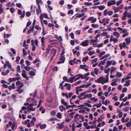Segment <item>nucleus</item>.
Instances as JSON below:
<instances>
[{
	"label": "nucleus",
	"mask_w": 131,
	"mask_h": 131,
	"mask_svg": "<svg viewBox=\"0 0 131 131\" xmlns=\"http://www.w3.org/2000/svg\"><path fill=\"white\" fill-rule=\"evenodd\" d=\"M11 35L10 34H6V35L5 33L4 32V37L5 39H6V38H8L10 36H11Z\"/></svg>",
	"instance_id": "nucleus-29"
},
{
	"label": "nucleus",
	"mask_w": 131,
	"mask_h": 131,
	"mask_svg": "<svg viewBox=\"0 0 131 131\" xmlns=\"http://www.w3.org/2000/svg\"><path fill=\"white\" fill-rule=\"evenodd\" d=\"M76 77H77V76H76L75 75V76L73 77H71L69 78V79L67 80L66 81V82L72 83L73 82V81L75 79V78Z\"/></svg>",
	"instance_id": "nucleus-9"
},
{
	"label": "nucleus",
	"mask_w": 131,
	"mask_h": 131,
	"mask_svg": "<svg viewBox=\"0 0 131 131\" xmlns=\"http://www.w3.org/2000/svg\"><path fill=\"white\" fill-rule=\"evenodd\" d=\"M22 76L24 78H26L27 76V75L26 74V71L25 70H23L22 71Z\"/></svg>",
	"instance_id": "nucleus-23"
},
{
	"label": "nucleus",
	"mask_w": 131,
	"mask_h": 131,
	"mask_svg": "<svg viewBox=\"0 0 131 131\" xmlns=\"http://www.w3.org/2000/svg\"><path fill=\"white\" fill-rule=\"evenodd\" d=\"M75 118V121L77 122V121H79L80 122L82 121H84V117L82 115H80L78 113L76 114L74 116Z\"/></svg>",
	"instance_id": "nucleus-1"
},
{
	"label": "nucleus",
	"mask_w": 131,
	"mask_h": 131,
	"mask_svg": "<svg viewBox=\"0 0 131 131\" xmlns=\"http://www.w3.org/2000/svg\"><path fill=\"white\" fill-rule=\"evenodd\" d=\"M73 62L75 64H78L79 62H80L81 60H80L78 59L77 60V59L74 58L73 60Z\"/></svg>",
	"instance_id": "nucleus-15"
},
{
	"label": "nucleus",
	"mask_w": 131,
	"mask_h": 131,
	"mask_svg": "<svg viewBox=\"0 0 131 131\" xmlns=\"http://www.w3.org/2000/svg\"><path fill=\"white\" fill-rule=\"evenodd\" d=\"M83 66L82 65H81L80 66V68H82L83 69L85 70L86 71H89V69L88 68L83 67Z\"/></svg>",
	"instance_id": "nucleus-30"
},
{
	"label": "nucleus",
	"mask_w": 131,
	"mask_h": 131,
	"mask_svg": "<svg viewBox=\"0 0 131 131\" xmlns=\"http://www.w3.org/2000/svg\"><path fill=\"white\" fill-rule=\"evenodd\" d=\"M79 76L80 78H81L82 79H85L86 78V77L85 76V75H83L81 74H78L77 75H76V76Z\"/></svg>",
	"instance_id": "nucleus-22"
},
{
	"label": "nucleus",
	"mask_w": 131,
	"mask_h": 131,
	"mask_svg": "<svg viewBox=\"0 0 131 131\" xmlns=\"http://www.w3.org/2000/svg\"><path fill=\"white\" fill-rule=\"evenodd\" d=\"M89 59V57L87 56L85 57H84L83 58L82 61L83 62H85L88 60Z\"/></svg>",
	"instance_id": "nucleus-35"
},
{
	"label": "nucleus",
	"mask_w": 131,
	"mask_h": 131,
	"mask_svg": "<svg viewBox=\"0 0 131 131\" xmlns=\"http://www.w3.org/2000/svg\"><path fill=\"white\" fill-rule=\"evenodd\" d=\"M87 20L88 21H91V23H94L96 21L97 19L96 18L94 19L93 17H91L89 18Z\"/></svg>",
	"instance_id": "nucleus-8"
},
{
	"label": "nucleus",
	"mask_w": 131,
	"mask_h": 131,
	"mask_svg": "<svg viewBox=\"0 0 131 131\" xmlns=\"http://www.w3.org/2000/svg\"><path fill=\"white\" fill-rule=\"evenodd\" d=\"M30 122V120L29 119H27V120H25L24 122V124L25 125H27Z\"/></svg>",
	"instance_id": "nucleus-47"
},
{
	"label": "nucleus",
	"mask_w": 131,
	"mask_h": 131,
	"mask_svg": "<svg viewBox=\"0 0 131 131\" xmlns=\"http://www.w3.org/2000/svg\"><path fill=\"white\" fill-rule=\"evenodd\" d=\"M91 26L92 27L95 28H98L99 27V26L97 24H91Z\"/></svg>",
	"instance_id": "nucleus-38"
},
{
	"label": "nucleus",
	"mask_w": 131,
	"mask_h": 131,
	"mask_svg": "<svg viewBox=\"0 0 131 131\" xmlns=\"http://www.w3.org/2000/svg\"><path fill=\"white\" fill-rule=\"evenodd\" d=\"M9 62L8 61L6 62V63L4 64V69H5L6 67L7 66L8 64H9Z\"/></svg>",
	"instance_id": "nucleus-55"
},
{
	"label": "nucleus",
	"mask_w": 131,
	"mask_h": 131,
	"mask_svg": "<svg viewBox=\"0 0 131 131\" xmlns=\"http://www.w3.org/2000/svg\"><path fill=\"white\" fill-rule=\"evenodd\" d=\"M3 13V10L2 8V4H0V14Z\"/></svg>",
	"instance_id": "nucleus-34"
},
{
	"label": "nucleus",
	"mask_w": 131,
	"mask_h": 131,
	"mask_svg": "<svg viewBox=\"0 0 131 131\" xmlns=\"http://www.w3.org/2000/svg\"><path fill=\"white\" fill-rule=\"evenodd\" d=\"M127 89L126 87L123 88L122 90V92L123 93L127 91Z\"/></svg>",
	"instance_id": "nucleus-62"
},
{
	"label": "nucleus",
	"mask_w": 131,
	"mask_h": 131,
	"mask_svg": "<svg viewBox=\"0 0 131 131\" xmlns=\"http://www.w3.org/2000/svg\"><path fill=\"white\" fill-rule=\"evenodd\" d=\"M46 124H43L40 125V127L41 129H42L46 128Z\"/></svg>",
	"instance_id": "nucleus-31"
},
{
	"label": "nucleus",
	"mask_w": 131,
	"mask_h": 131,
	"mask_svg": "<svg viewBox=\"0 0 131 131\" xmlns=\"http://www.w3.org/2000/svg\"><path fill=\"white\" fill-rule=\"evenodd\" d=\"M90 41L89 40H85L84 41L82 42L80 44V45H82L83 46H86L88 45Z\"/></svg>",
	"instance_id": "nucleus-4"
},
{
	"label": "nucleus",
	"mask_w": 131,
	"mask_h": 131,
	"mask_svg": "<svg viewBox=\"0 0 131 131\" xmlns=\"http://www.w3.org/2000/svg\"><path fill=\"white\" fill-rule=\"evenodd\" d=\"M57 116L58 118L60 119L61 118V114L60 112H58L57 115Z\"/></svg>",
	"instance_id": "nucleus-39"
},
{
	"label": "nucleus",
	"mask_w": 131,
	"mask_h": 131,
	"mask_svg": "<svg viewBox=\"0 0 131 131\" xmlns=\"http://www.w3.org/2000/svg\"><path fill=\"white\" fill-rule=\"evenodd\" d=\"M62 85H63L62 83H61L60 84V85L59 87H60V88H61V89L62 90H63L64 89V85L63 86Z\"/></svg>",
	"instance_id": "nucleus-63"
},
{
	"label": "nucleus",
	"mask_w": 131,
	"mask_h": 131,
	"mask_svg": "<svg viewBox=\"0 0 131 131\" xmlns=\"http://www.w3.org/2000/svg\"><path fill=\"white\" fill-rule=\"evenodd\" d=\"M98 41V39H96V40L94 39H92L90 41V43H94V42H96Z\"/></svg>",
	"instance_id": "nucleus-40"
},
{
	"label": "nucleus",
	"mask_w": 131,
	"mask_h": 131,
	"mask_svg": "<svg viewBox=\"0 0 131 131\" xmlns=\"http://www.w3.org/2000/svg\"><path fill=\"white\" fill-rule=\"evenodd\" d=\"M45 37H42L41 38V46H44V45H45Z\"/></svg>",
	"instance_id": "nucleus-21"
},
{
	"label": "nucleus",
	"mask_w": 131,
	"mask_h": 131,
	"mask_svg": "<svg viewBox=\"0 0 131 131\" xmlns=\"http://www.w3.org/2000/svg\"><path fill=\"white\" fill-rule=\"evenodd\" d=\"M112 62V61H108L107 63V65L106 66V67H108L111 64Z\"/></svg>",
	"instance_id": "nucleus-33"
},
{
	"label": "nucleus",
	"mask_w": 131,
	"mask_h": 131,
	"mask_svg": "<svg viewBox=\"0 0 131 131\" xmlns=\"http://www.w3.org/2000/svg\"><path fill=\"white\" fill-rule=\"evenodd\" d=\"M90 100H91L92 101L94 100L95 102H97L98 100V99L97 98L96 99L95 97H91L90 98Z\"/></svg>",
	"instance_id": "nucleus-56"
},
{
	"label": "nucleus",
	"mask_w": 131,
	"mask_h": 131,
	"mask_svg": "<svg viewBox=\"0 0 131 131\" xmlns=\"http://www.w3.org/2000/svg\"><path fill=\"white\" fill-rule=\"evenodd\" d=\"M125 41L127 45L129 44L130 42V37H129V38H126L125 39Z\"/></svg>",
	"instance_id": "nucleus-16"
},
{
	"label": "nucleus",
	"mask_w": 131,
	"mask_h": 131,
	"mask_svg": "<svg viewBox=\"0 0 131 131\" xmlns=\"http://www.w3.org/2000/svg\"><path fill=\"white\" fill-rule=\"evenodd\" d=\"M119 8L118 7H117L114 8H113V9L115 12L116 13L118 12L119 10Z\"/></svg>",
	"instance_id": "nucleus-36"
},
{
	"label": "nucleus",
	"mask_w": 131,
	"mask_h": 131,
	"mask_svg": "<svg viewBox=\"0 0 131 131\" xmlns=\"http://www.w3.org/2000/svg\"><path fill=\"white\" fill-rule=\"evenodd\" d=\"M116 2L115 1H110L107 3V6H111L115 4Z\"/></svg>",
	"instance_id": "nucleus-6"
},
{
	"label": "nucleus",
	"mask_w": 131,
	"mask_h": 131,
	"mask_svg": "<svg viewBox=\"0 0 131 131\" xmlns=\"http://www.w3.org/2000/svg\"><path fill=\"white\" fill-rule=\"evenodd\" d=\"M33 40H32L31 41V45H32V50L33 51H34L35 50L36 47H35V45H34V43H33Z\"/></svg>",
	"instance_id": "nucleus-26"
},
{
	"label": "nucleus",
	"mask_w": 131,
	"mask_h": 131,
	"mask_svg": "<svg viewBox=\"0 0 131 131\" xmlns=\"http://www.w3.org/2000/svg\"><path fill=\"white\" fill-rule=\"evenodd\" d=\"M62 47L63 48L61 52L60 53V56H64V54L65 52V49L63 47Z\"/></svg>",
	"instance_id": "nucleus-42"
},
{
	"label": "nucleus",
	"mask_w": 131,
	"mask_h": 131,
	"mask_svg": "<svg viewBox=\"0 0 131 131\" xmlns=\"http://www.w3.org/2000/svg\"><path fill=\"white\" fill-rule=\"evenodd\" d=\"M85 14V13H82V14H75V15H78L77 16H76V18H75L74 19L76 18L77 17H78L79 18H81V17L82 16H83Z\"/></svg>",
	"instance_id": "nucleus-27"
},
{
	"label": "nucleus",
	"mask_w": 131,
	"mask_h": 131,
	"mask_svg": "<svg viewBox=\"0 0 131 131\" xmlns=\"http://www.w3.org/2000/svg\"><path fill=\"white\" fill-rule=\"evenodd\" d=\"M27 109L32 111H34L35 110V108H34L33 107H30V106H27Z\"/></svg>",
	"instance_id": "nucleus-25"
},
{
	"label": "nucleus",
	"mask_w": 131,
	"mask_h": 131,
	"mask_svg": "<svg viewBox=\"0 0 131 131\" xmlns=\"http://www.w3.org/2000/svg\"><path fill=\"white\" fill-rule=\"evenodd\" d=\"M64 125L62 123H61L59 125L58 128L59 129H61L64 127Z\"/></svg>",
	"instance_id": "nucleus-45"
},
{
	"label": "nucleus",
	"mask_w": 131,
	"mask_h": 131,
	"mask_svg": "<svg viewBox=\"0 0 131 131\" xmlns=\"http://www.w3.org/2000/svg\"><path fill=\"white\" fill-rule=\"evenodd\" d=\"M109 73L107 74L105 76L106 79L104 81L105 82H108V77Z\"/></svg>",
	"instance_id": "nucleus-28"
},
{
	"label": "nucleus",
	"mask_w": 131,
	"mask_h": 131,
	"mask_svg": "<svg viewBox=\"0 0 131 131\" xmlns=\"http://www.w3.org/2000/svg\"><path fill=\"white\" fill-rule=\"evenodd\" d=\"M10 11L12 13H13L15 11V10L14 8H11L10 9Z\"/></svg>",
	"instance_id": "nucleus-59"
},
{
	"label": "nucleus",
	"mask_w": 131,
	"mask_h": 131,
	"mask_svg": "<svg viewBox=\"0 0 131 131\" xmlns=\"http://www.w3.org/2000/svg\"><path fill=\"white\" fill-rule=\"evenodd\" d=\"M73 94V93L70 92L68 94L67 93H62V95L63 96H65L67 98H70Z\"/></svg>",
	"instance_id": "nucleus-2"
},
{
	"label": "nucleus",
	"mask_w": 131,
	"mask_h": 131,
	"mask_svg": "<svg viewBox=\"0 0 131 131\" xmlns=\"http://www.w3.org/2000/svg\"><path fill=\"white\" fill-rule=\"evenodd\" d=\"M113 14V12L112 10L107 11V14L109 16H111Z\"/></svg>",
	"instance_id": "nucleus-48"
},
{
	"label": "nucleus",
	"mask_w": 131,
	"mask_h": 131,
	"mask_svg": "<svg viewBox=\"0 0 131 131\" xmlns=\"http://www.w3.org/2000/svg\"><path fill=\"white\" fill-rule=\"evenodd\" d=\"M59 108L61 112H62L64 110H66V108L62 105L59 106Z\"/></svg>",
	"instance_id": "nucleus-19"
},
{
	"label": "nucleus",
	"mask_w": 131,
	"mask_h": 131,
	"mask_svg": "<svg viewBox=\"0 0 131 131\" xmlns=\"http://www.w3.org/2000/svg\"><path fill=\"white\" fill-rule=\"evenodd\" d=\"M97 60V58H96L94 59H92L91 60V63L93 64L94 62H96Z\"/></svg>",
	"instance_id": "nucleus-50"
},
{
	"label": "nucleus",
	"mask_w": 131,
	"mask_h": 131,
	"mask_svg": "<svg viewBox=\"0 0 131 131\" xmlns=\"http://www.w3.org/2000/svg\"><path fill=\"white\" fill-rule=\"evenodd\" d=\"M16 77H15V78L16 80H18L20 79V78L19 77V75L17 73L16 74Z\"/></svg>",
	"instance_id": "nucleus-49"
},
{
	"label": "nucleus",
	"mask_w": 131,
	"mask_h": 131,
	"mask_svg": "<svg viewBox=\"0 0 131 131\" xmlns=\"http://www.w3.org/2000/svg\"><path fill=\"white\" fill-rule=\"evenodd\" d=\"M38 3V8H37L36 9V14L37 15L39 14L40 13H41V9L40 6Z\"/></svg>",
	"instance_id": "nucleus-7"
},
{
	"label": "nucleus",
	"mask_w": 131,
	"mask_h": 131,
	"mask_svg": "<svg viewBox=\"0 0 131 131\" xmlns=\"http://www.w3.org/2000/svg\"><path fill=\"white\" fill-rule=\"evenodd\" d=\"M30 68L28 66H26L25 68V70L27 71H29L30 70Z\"/></svg>",
	"instance_id": "nucleus-58"
},
{
	"label": "nucleus",
	"mask_w": 131,
	"mask_h": 131,
	"mask_svg": "<svg viewBox=\"0 0 131 131\" xmlns=\"http://www.w3.org/2000/svg\"><path fill=\"white\" fill-rule=\"evenodd\" d=\"M84 4L85 5L87 6H90L92 5V3L89 2H85Z\"/></svg>",
	"instance_id": "nucleus-46"
},
{
	"label": "nucleus",
	"mask_w": 131,
	"mask_h": 131,
	"mask_svg": "<svg viewBox=\"0 0 131 131\" xmlns=\"http://www.w3.org/2000/svg\"><path fill=\"white\" fill-rule=\"evenodd\" d=\"M97 7L101 10H103L105 8L104 5H102L97 6Z\"/></svg>",
	"instance_id": "nucleus-24"
},
{
	"label": "nucleus",
	"mask_w": 131,
	"mask_h": 131,
	"mask_svg": "<svg viewBox=\"0 0 131 131\" xmlns=\"http://www.w3.org/2000/svg\"><path fill=\"white\" fill-rule=\"evenodd\" d=\"M16 71L18 73H19L20 72V66H17L16 68Z\"/></svg>",
	"instance_id": "nucleus-41"
},
{
	"label": "nucleus",
	"mask_w": 131,
	"mask_h": 131,
	"mask_svg": "<svg viewBox=\"0 0 131 131\" xmlns=\"http://www.w3.org/2000/svg\"><path fill=\"white\" fill-rule=\"evenodd\" d=\"M16 91L18 92L19 94H21L24 91V90L20 88L19 87H18Z\"/></svg>",
	"instance_id": "nucleus-18"
},
{
	"label": "nucleus",
	"mask_w": 131,
	"mask_h": 131,
	"mask_svg": "<svg viewBox=\"0 0 131 131\" xmlns=\"http://www.w3.org/2000/svg\"><path fill=\"white\" fill-rule=\"evenodd\" d=\"M130 80H126L125 81V82L126 83V84H124V85L125 86H128L130 85Z\"/></svg>",
	"instance_id": "nucleus-20"
},
{
	"label": "nucleus",
	"mask_w": 131,
	"mask_h": 131,
	"mask_svg": "<svg viewBox=\"0 0 131 131\" xmlns=\"http://www.w3.org/2000/svg\"><path fill=\"white\" fill-rule=\"evenodd\" d=\"M126 126L127 127H130L131 125V122H128L126 124Z\"/></svg>",
	"instance_id": "nucleus-57"
},
{
	"label": "nucleus",
	"mask_w": 131,
	"mask_h": 131,
	"mask_svg": "<svg viewBox=\"0 0 131 131\" xmlns=\"http://www.w3.org/2000/svg\"><path fill=\"white\" fill-rule=\"evenodd\" d=\"M33 43H34V44H35V46H37L38 45V41L37 40H35V41H34L33 40Z\"/></svg>",
	"instance_id": "nucleus-61"
},
{
	"label": "nucleus",
	"mask_w": 131,
	"mask_h": 131,
	"mask_svg": "<svg viewBox=\"0 0 131 131\" xmlns=\"http://www.w3.org/2000/svg\"><path fill=\"white\" fill-rule=\"evenodd\" d=\"M36 120V118L35 117H33L30 122V123L31 125V126H33L34 125V122H35Z\"/></svg>",
	"instance_id": "nucleus-12"
},
{
	"label": "nucleus",
	"mask_w": 131,
	"mask_h": 131,
	"mask_svg": "<svg viewBox=\"0 0 131 131\" xmlns=\"http://www.w3.org/2000/svg\"><path fill=\"white\" fill-rule=\"evenodd\" d=\"M29 72L30 75V76H34L35 75V73L34 72L30 71Z\"/></svg>",
	"instance_id": "nucleus-52"
},
{
	"label": "nucleus",
	"mask_w": 131,
	"mask_h": 131,
	"mask_svg": "<svg viewBox=\"0 0 131 131\" xmlns=\"http://www.w3.org/2000/svg\"><path fill=\"white\" fill-rule=\"evenodd\" d=\"M113 35L116 36L117 38H119L120 36L119 34L117 32H114L113 33Z\"/></svg>",
	"instance_id": "nucleus-17"
},
{
	"label": "nucleus",
	"mask_w": 131,
	"mask_h": 131,
	"mask_svg": "<svg viewBox=\"0 0 131 131\" xmlns=\"http://www.w3.org/2000/svg\"><path fill=\"white\" fill-rule=\"evenodd\" d=\"M36 2L37 5H38V4L40 6V5H42L43 3V2L41 1H36Z\"/></svg>",
	"instance_id": "nucleus-51"
},
{
	"label": "nucleus",
	"mask_w": 131,
	"mask_h": 131,
	"mask_svg": "<svg viewBox=\"0 0 131 131\" xmlns=\"http://www.w3.org/2000/svg\"><path fill=\"white\" fill-rule=\"evenodd\" d=\"M64 86H66V89L69 90H70L71 89V84H68V83H66L64 84Z\"/></svg>",
	"instance_id": "nucleus-10"
},
{
	"label": "nucleus",
	"mask_w": 131,
	"mask_h": 131,
	"mask_svg": "<svg viewBox=\"0 0 131 131\" xmlns=\"http://www.w3.org/2000/svg\"><path fill=\"white\" fill-rule=\"evenodd\" d=\"M129 109V107H125V108H123L122 109V111H123L127 112L128 111Z\"/></svg>",
	"instance_id": "nucleus-32"
},
{
	"label": "nucleus",
	"mask_w": 131,
	"mask_h": 131,
	"mask_svg": "<svg viewBox=\"0 0 131 131\" xmlns=\"http://www.w3.org/2000/svg\"><path fill=\"white\" fill-rule=\"evenodd\" d=\"M25 63L27 65V66H29L30 65V61H29L28 60H26L25 61Z\"/></svg>",
	"instance_id": "nucleus-64"
},
{
	"label": "nucleus",
	"mask_w": 131,
	"mask_h": 131,
	"mask_svg": "<svg viewBox=\"0 0 131 131\" xmlns=\"http://www.w3.org/2000/svg\"><path fill=\"white\" fill-rule=\"evenodd\" d=\"M8 89L9 91H10L12 89H15V84L13 83H12V85H9L8 86Z\"/></svg>",
	"instance_id": "nucleus-11"
},
{
	"label": "nucleus",
	"mask_w": 131,
	"mask_h": 131,
	"mask_svg": "<svg viewBox=\"0 0 131 131\" xmlns=\"http://www.w3.org/2000/svg\"><path fill=\"white\" fill-rule=\"evenodd\" d=\"M105 53V51H104L101 52L99 55V57L100 58H101L102 57V56Z\"/></svg>",
	"instance_id": "nucleus-44"
},
{
	"label": "nucleus",
	"mask_w": 131,
	"mask_h": 131,
	"mask_svg": "<svg viewBox=\"0 0 131 131\" xmlns=\"http://www.w3.org/2000/svg\"><path fill=\"white\" fill-rule=\"evenodd\" d=\"M22 51L23 53V56H25L26 55H27V53L26 51V50L24 48H23V49Z\"/></svg>",
	"instance_id": "nucleus-37"
},
{
	"label": "nucleus",
	"mask_w": 131,
	"mask_h": 131,
	"mask_svg": "<svg viewBox=\"0 0 131 131\" xmlns=\"http://www.w3.org/2000/svg\"><path fill=\"white\" fill-rule=\"evenodd\" d=\"M92 96V95L91 93L86 94L83 97V99H85L87 98H88V99H89L91 98Z\"/></svg>",
	"instance_id": "nucleus-13"
},
{
	"label": "nucleus",
	"mask_w": 131,
	"mask_h": 131,
	"mask_svg": "<svg viewBox=\"0 0 131 131\" xmlns=\"http://www.w3.org/2000/svg\"><path fill=\"white\" fill-rule=\"evenodd\" d=\"M103 46V43H101L100 44H98L96 46H94V47H102Z\"/></svg>",
	"instance_id": "nucleus-54"
},
{
	"label": "nucleus",
	"mask_w": 131,
	"mask_h": 131,
	"mask_svg": "<svg viewBox=\"0 0 131 131\" xmlns=\"http://www.w3.org/2000/svg\"><path fill=\"white\" fill-rule=\"evenodd\" d=\"M123 115V113L121 111H119V114L118 116L119 118H121L122 117Z\"/></svg>",
	"instance_id": "nucleus-60"
},
{
	"label": "nucleus",
	"mask_w": 131,
	"mask_h": 131,
	"mask_svg": "<svg viewBox=\"0 0 131 131\" xmlns=\"http://www.w3.org/2000/svg\"><path fill=\"white\" fill-rule=\"evenodd\" d=\"M99 70V69L96 68H95L94 69V72L97 75L98 74Z\"/></svg>",
	"instance_id": "nucleus-43"
},
{
	"label": "nucleus",
	"mask_w": 131,
	"mask_h": 131,
	"mask_svg": "<svg viewBox=\"0 0 131 131\" xmlns=\"http://www.w3.org/2000/svg\"><path fill=\"white\" fill-rule=\"evenodd\" d=\"M105 80V78H104L103 77L101 76L97 79V82L99 83H102V84H103Z\"/></svg>",
	"instance_id": "nucleus-5"
},
{
	"label": "nucleus",
	"mask_w": 131,
	"mask_h": 131,
	"mask_svg": "<svg viewBox=\"0 0 131 131\" xmlns=\"http://www.w3.org/2000/svg\"><path fill=\"white\" fill-rule=\"evenodd\" d=\"M122 75V74L119 72H117V74L116 75V77H118V78L120 77Z\"/></svg>",
	"instance_id": "nucleus-53"
},
{
	"label": "nucleus",
	"mask_w": 131,
	"mask_h": 131,
	"mask_svg": "<svg viewBox=\"0 0 131 131\" xmlns=\"http://www.w3.org/2000/svg\"><path fill=\"white\" fill-rule=\"evenodd\" d=\"M56 52V50L54 49H52L51 50V55L52 56H54L55 55Z\"/></svg>",
	"instance_id": "nucleus-14"
},
{
	"label": "nucleus",
	"mask_w": 131,
	"mask_h": 131,
	"mask_svg": "<svg viewBox=\"0 0 131 131\" xmlns=\"http://www.w3.org/2000/svg\"><path fill=\"white\" fill-rule=\"evenodd\" d=\"M59 60H60V61L58 62V64H60L63 63L65 60V56H60Z\"/></svg>",
	"instance_id": "nucleus-3"
}]
</instances>
